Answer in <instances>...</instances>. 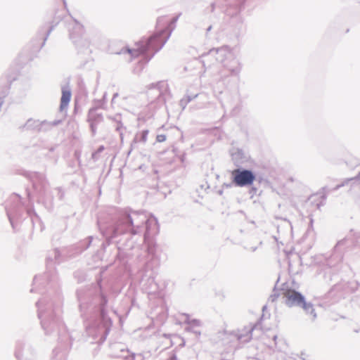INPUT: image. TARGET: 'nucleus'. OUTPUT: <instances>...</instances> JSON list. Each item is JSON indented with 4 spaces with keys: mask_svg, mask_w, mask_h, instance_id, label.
Masks as SVG:
<instances>
[{
    "mask_svg": "<svg viewBox=\"0 0 360 360\" xmlns=\"http://www.w3.org/2000/svg\"><path fill=\"white\" fill-rule=\"evenodd\" d=\"M166 38L163 36V32L155 33L147 39H143L135 44V47L127 49L122 53L127 52L133 57H138L148 51H157L165 43ZM121 53V52H116Z\"/></svg>",
    "mask_w": 360,
    "mask_h": 360,
    "instance_id": "nucleus-1",
    "label": "nucleus"
},
{
    "mask_svg": "<svg viewBox=\"0 0 360 360\" xmlns=\"http://www.w3.org/2000/svg\"><path fill=\"white\" fill-rule=\"evenodd\" d=\"M283 297L286 299V303L289 306L301 305L302 307L307 310L311 308V305L305 302L304 297L298 292L292 289H286L283 293Z\"/></svg>",
    "mask_w": 360,
    "mask_h": 360,
    "instance_id": "nucleus-2",
    "label": "nucleus"
},
{
    "mask_svg": "<svg viewBox=\"0 0 360 360\" xmlns=\"http://www.w3.org/2000/svg\"><path fill=\"white\" fill-rule=\"evenodd\" d=\"M233 182L239 186L250 185L255 179V176L251 171L234 169L232 172Z\"/></svg>",
    "mask_w": 360,
    "mask_h": 360,
    "instance_id": "nucleus-3",
    "label": "nucleus"
},
{
    "mask_svg": "<svg viewBox=\"0 0 360 360\" xmlns=\"http://www.w3.org/2000/svg\"><path fill=\"white\" fill-rule=\"evenodd\" d=\"M324 199V193L323 192H317L316 193L311 194L309 197L308 202L311 206L315 207L316 208H319L323 205Z\"/></svg>",
    "mask_w": 360,
    "mask_h": 360,
    "instance_id": "nucleus-4",
    "label": "nucleus"
},
{
    "mask_svg": "<svg viewBox=\"0 0 360 360\" xmlns=\"http://www.w3.org/2000/svg\"><path fill=\"white\" fill-rule=\"evenodd\" d=\"M71 92L68 89H63L62 90V96L60 98V109L63 110L66 108L70 101Z\"/></svg>",
    "mask_w": 360,
    "mask_h": 360,
    "instance_id": "nucleus-5",
    "label": "nucleus"
},
{
    "mask_svg": "<svg viewBox=\"0 0 360 360\" xmlns=\"http://www.w3.org/2000/svg\"><path fill=\"white\" fill-rule=\"evenodd\" d=\"M148 134V130L143 131L141 133V141L143 142H146L147 141Z\"/></svg>",
    "mask_w": 360,
    "mask_h": 360,
    "instance_id": "nucleus-6",
    "label": "nucleus"
},
{
    "mask_svg": "<svg viewBox=\"0 0 360 360\" xmlns=\"http://www.w3.org/2000/svg\"><path fill=\"white\" fill-rule=\"evenodd\" d=\"M158 142H163L166 140V136L165 134H159L156 137Z\"/></svg>",
    "mask_w": 360,
    "mask_h": 360,
    "instance_id": "nucleus-7",
    "label": "nucleus"
},
{
    "mask_svg": "<svg viewBox=\"0 0 360 360\" xmlns=\"http://www.w3.org/2000/svg\"><path fill=\"white\" fill-rule=\"evenodd\" d=\"M128 220L130 225H132V221L131 220V219L129 218Z\"/></svg>",
    "mask_w": 360,
    "mask_h": 360,
    "instance_id": "nucleus-8",
    "label": "nucleus"
}]
</instances>
